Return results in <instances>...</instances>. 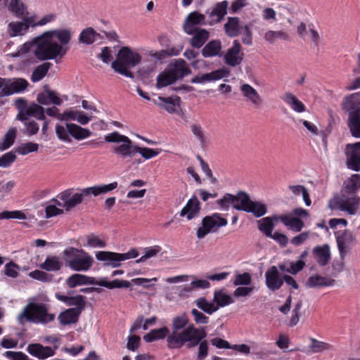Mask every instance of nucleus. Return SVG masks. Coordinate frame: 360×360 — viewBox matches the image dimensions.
Masks as SVG:
<instances>
[{"mask_svg": "<svg viewBox=\"0 0 360 360\" xmlns=\"http://www.w3.org/2000/svg\"><path fill=\"white\" fill-rule=\"evenodd\" d=\"M71 38L70 29L50 30L25 44L24 47L29 51L35 46L34 53L40 60L56 59L66 54Z\"/></svg>", "mask_w": 360, "mask_h": 360, "instance_id": "obj_1", "label": "nucleus"}, {"mask_svg": "<svg viewBox=\"0 0 360 360\" xmlns=\"http://www.w3.org/2000/svg\"><path fill=\"white\" fill-rule=\"evenodd\" d=\"M188 323L189 319L185 312L173 318L171 332L167 338L168 348L180 349L186 342H193L194 344L199 342L198 338L204 332Z\"/></svg>", "mask_w": 360, "mask_h": 360, "instance_id": "obj_2", "label": "nucleus"}, {"mask_svg": "<svg viewBox=\"0 0 360 360\" xmlns=\"http://www.w3.org/2000/svg\"><path fill=\"white\" fill-rule=\"evenodd\" d=\"M15 106L18 111L16 120L22 122L25 127L22 132L29 136L37 134L39 130V124L34 120H28V118L34 117L37 120H44V108L34 103L28 105L27 101L23 98L16 99Z\"/></svg>", "mask_w": 360, "mask_h": 360, "instance_id": "obj_3", "label": "nucleus"}, {"mask_svg": "<svg viewBox=\"0 0 360 360\" xmlns=\"http://www.w3.org/2000/svg\"><path fill=\"white\" fill-rule=\"evenodd\" d=\"M141 61V56L128 46L122 47L117 53V59L112 62L111 68L115 72L127 77L134 79V74L129 68H134Z\"/></svg>", "mask_w": 360, "mask_h": 360, "instance_id": "obj_4", "label": "nucleus"}, {"mask_svg": "<svg viewBox=\"0 0 360 360\" xmlns=\"http://www.w3.org/2000/svg\"><path fill=\"white\" fill-rule=\"evenodd\" d=\"M280 220L289 230L294 232H300L304 227V221L299 218L294 217L292 215L281 214L280 216L266 217L257 221L258 229L262 232L266 237L271 236L274 229V221Z\"/></svg>", "mask_w": 360, "mask_h": 360, "instance_id": "obj_5", "label": "nucleus"}, {"mask_svg": "<svg viewBox=\"0 0 360 360\" xmlns=\"http://www.w3.org/2000/svg\"><path fill=\"white\" fill-rule=\"evenodd\" d=\"M54 319L55 314L48 313L45 304L34 302L27 304L18 316V321L20 325H24L25 322L46 324Z\"/></svg>", "mask_w": 360, "mask_h": 360, "instance_id": "obj_6", "label": "nucleus"}, {"mask_svg": "<svg viewBox=\"0 0 360 360\" xmlns=\"http://www.w3.org/2000/svg\"><path fill=\"white\" fill-rule=\"evenodd\" d=\"M105 141L108 143H114L112 151L122 159L133 158L136 155V145L127 136L114 131L105 136Z\"/></svg>", "mask_w": 360, "mask_h": 360, "instance_id": "obj_7", "label": "nucleus"}, {"mask_svg": "<svg viewBox=\"0 0 360 360\" xmlns=\"http://www.w3.org/2000/svg\"><path fill=\"white\" fill-rule=\"evenodd\" d=\"M66 264L76 271H86L93 264V258L84 250L69 248L63 251Z\"/></svg>", "mask_w": 360, "mask_h": 360, "instance_id": "obj_8", "label": "nucleus"}, {"mask_svg": "<svg viewBox=\"0 0 360 360\" xmlns=\"http://www.w3.org/2000/svg\"><path fill=\"white\" fill-rule=\"evenodd\" d=\"M227 224V220L218 213L206 216L202 219V226L196 232L197 238H203L210 232H216L220 227Z\"/></svg>", "mask_w": 360, "mask_h": 360, "instance_id": "obj_9", "label": "nucleus"}, {"mask_svg": "<svg viewBox=\"0 0 360 360\" xmlns=\"http://www.w3.org/2000/svg\"><path fill=\"white\" fill-rule=\"evenodd\" d=\"M85 188L81 190V193L72 194L71 189H67L61 192L58 198L63 202V207L66 211H70L77 205L81 204L85 197L89 196L90 194H85Z\"/></svg>", "mask_w": 360, "mask_h": 360, "instance_id": "obj_10", "label": "nucleus"}, {"mask_svg": "<svg viewBox=\"0 0 360 360\" xmlns=\"http://www.w3.org/2000/svg\"><path fill=\"white\" fill-rule=\"evenodd\" d=\"M360 204V198L357 195L349 197L345 195L338 197L335 199L336 207L347 214L353 215L356 213Z\"/></svg>", "mask_w": 360, "mask_h": 360, "instance_id": "obj_11", "label": "nucleus"}, {"mask_svg": "<svg viewBox=\"0 0 360 360\" xmlns=\"http://www.w3.org/2000/svg\"><path fill=\"white\" fill-rule=\"evenodd\" d=\"M202 25H207L206 15L198 11H194L190 13L186 17L183 29L186 34H192L197 30H200L198 27Z\"/></svg>", "mask_w": 360, "mask_h": 360, "instance_id": "obj_12", "label": "nucleus"}, {"mask_svg": "<svg viewBox=\"0 0 360 360\" xmlns=\"http://www.w3.org/2000/svg\"><path fill=\"white\" fill-rule=\"evenodd\" d=\"M347 166L356 172L360 170V141L347 144L346 148Z\"/></svg>", "mask_w": 360, "mask_h": 360, "instance_id": "obj_13", "label": "nucleus"}, {"mask_svg": "<svg viewBox=\"0 0 360 360\" xmlns=\"http://www.w3.org/2000/svg\"><path fill=\"white\" fill-rule=\"evenodd\" d=\"M228 1H223L217 3L216 6L208 9L206 13V21L207 25H214L219 22L227 13Z\"/></svg>", "mask_w": 360, "mask_h": 360, "instance_id": "obj_14", "label": "nucleus"}, {"mask_svg": "<svg viewBox=\"0 0 360 360\" xmlns=\"http://www.w3.org/2000/svg\"><path fill=\"white\" fill-rule=\"evenodd\" d=\"M242 48L238 40H234L233 46L228 49L224 56L225 63L231 67L240 65L243 60L244 53L241 52Z\"/></svg>", "mask_w": 360, "mask_h": 360, "instance_id": "obj_15", "label": "nucleus"}, {"mask_svg": "<svg viewBox=\"0 0 360 360\" xmlns=\"http://www.w3.org/2000/svg\"><path fill=\"white\" fill-rule=\"evenodd\" d=\"M29 86L28 82L22 78L6 81V86L0 91V96L4 97L25 91Z\"/></svg>", "mask_w": 360, "mask_h": 360, "instance_id": "obj_16", "label": "nucleus"}, {"mask_svg": "<svg viewBox=\"0 0 360 360\" xmlns=\"http://www.w3.org/2000/svg\"><path fill=\"white\" fill-rule=\"evenodd\" d=\"M265 281L267 288L271 291L280 289L283 285V280L278 267L272 266L265 273Z\"/></svg>", "mask_w": 360, "mask_h": 360, "instance_id": "obj_17", "label": "nucleus"}, {"mask_svg": "<svg viewBox=\"0 0 360 360\" xmlns=\"http://www.w3.org/2000/svg\"><path fill=\"white\" fill-rule=\"evenodd\" d=\"M338 250L342 259H344L347 252L352 248L355 241V237L352 231L345 230L336 237Z\"/></svg>", "mask_w": 360, "mask_h": 360, "instance_id": "obj_18", "label": "nucleus"}, {"mask_svg": "<svg viewBox=\"0 0 360 360\" xmlns=\"http://www.w3.org/2000/svg\"><path fill=\"white\" fill-rule=\"evenodd\" d=\"M200 209L199 200L196 195H193L181 210L180 216L181 217H186L188 220H191L198 216Z\"/></svg>", "mask_w": 360, "mask_h": 360, "instance_id": "obj_19", "label": "nucleus"}, {"mask_svg": "<svg viewBox=\"0 0 360 360\" xmlns=\"http://www.w3.org/2000/svg\"><path fill=\"white\" fill-rule=\"evenodd\" d=\"M27 352L39 359H46L55 354V351L49 346H44L39 343L30 344L27 347Z\"/></svg>", "mask_w": 360, "mask_h": 360, "instance_id": "obj_20", "label": "nucleus"}, {"mask_svg": "<svg viewBox=\"0 0 360 360\" xmlns=\"http://www.w3.org/2000/svg\"><path fill=\"white\" fill-rule=\"evenodd\" d=\"M229 75V71L226 68H222L212 71L210 73L198 75L191 80V83H205L222 79Z\"/></svg>", "mask_w": 360, "mask_h": 360, "instance_id": "obj_21", "label": "nucleus"}, {"mask_svg": "<svg viewBox=\"0 0 360 360\" xmlns=\"http://www.w3.org/2000/svg\"><path fill=\"white\" fill-rule=\"evenodd\" d=\"M200 330L203 331V335H200L199 342L197 343H193V342H186L185 345H186V347L190 349L195 347L198 345V352L197 356L198 360H203L208 354V342L205 338L207 337L206 328L201 327Z\"/></svg>", "mask_w": 360, "mask_h": 360, "instance_id": "obj_22", "label": "nucleus"}, {"mask_svg": "<svg viewBox=\"0 0 360 360\" xmlns=\"http://www.w3.org/2000/svg\"><path fill=\"white\" fill-rule=\"evenodd\" d=\"M96 258L98 261L103 262L105 266L119 267L120 264V257L117 252L108 251H99L96 254Z\"/></svg>", "mask_w": 360, "mask_h": 360, "instance_id": "obj_23", "label": "nucleus"}, {"mask_svg": "<svg viewBox=\"0 0 360 360\" xmlns=\"http://www.w3.org/2000/svg\"><path fill=\"white\" fill-rule=\"evenodd\" d=\"M158 100L161 101V103H158L155 100H153V103L165 109L169 113L177 112V108L180 106L181 98L179 96H170L167 98L159 96Z\"/></svg>", "mask_w": 360, "mask_h": 360, "instance_id": "obj_24", "label": "nucleus"}, {"mask_svg": "<svg viewBox=\"0 0 360 360\" xmlns=\"http://www.w3.org/2000/svg\"><path fill=\"white\" fill-rule=\"evenodd\" d=\"M56 297L58 300L65 302L68 306H75L76 307L73 309L75 310H79V313H82V310L85 308V297L83 295H79L69 297L56 293Z\"/></svg>", "mask_w": 360, "mask_h": 360, "instance_id": "obj_25", "label": "nucleus"}, {"mask_svg": "<svg viewBox=\"0 0 360 360\" xmlns=\"http://www.w3.org/2000/svg\"><path fill=\"white\" fill-rule=\"evenodd\" d=\"M66 283L68 287L72 288L82 285H98V281L93 277L75 274L67 279Z\"/></svg>", "mask_w": 360, "mask_h": 360, "instance_id": "obj_26", "label": "nucleus"}, {"mask_svg": "<svg viewBox=\"0 0 360 360\" xmlns=\"http://www.w3.org/2000/svg\"><path fill=\"white\" fill-rule=\"evenodd\" d=\"M240 91L248 101H250L255 108H259L262 103V99L257 91L250 84H243L240 86Z\"/></svg>", "mask_w": 360, "mask_h": 360, "instance_id": "obj_27", "label": "nucleus"}, {"mask_svg": "<svg viewBox=\"0 0 360 360\" xmlns=\"http://www.w3.org/2000/svg\"><path fill=\"white\" fill-rule=\"evenodd\" d=\"M169 70L172 75L176 77V81L191 73V70L183 59L176 60L173 64V66Z\"/></svg>", "mask_w": 360, "mask_h": 360, "instance_id": "obj_28", "label": "nucleus"}, {"mask_svg": "<svg viewBox=\"0 0 360 360\" xmlns=\"http://www.w3.org/2000/svg\"><path fill=\"white\" fill-rule=\"evenodd\" d=\"M313 253L317 263L321 266H326L330 259V249L328 245L315 247Z\"/></svg>", "mask_w": 360, "mask_h": 360, "instance_id": "obj_29", "label": "nucleus"}, {"mask_svg": "<svg viewBox=\"0 0 360 360\" xmlns=\"http://www.w3.org/2000/svg\"><path fill=\"white\" fill-rule=\"evenodd\" d=\"M66 127L71 136L76 140H82L88 138L91 134L89 129L83 128L74 123H66Z\"/></svg>", "mask_w": 360, "mask_h": 360, "instance_id": "obj_30", "label": "nucleus"}, {"mask_svg": "<svg viewBox=\"0 0 360 360\" xmlns=\"http://www.w3.org/2000/svg\"><path fill=\"white\" fill-rule=\"evenodd\" d=\"M348 126L352 135L360 138V108L349 114Z\"/></svg>", "mask_w": 360, "mask_h": 360, "instance_id": "obj_31", "label": "nucleus"}, {"mask_svg": "<svg viewBox=\"0 0 360 360\" xmlns=\"http://www.w3.org/2000/svg\"><path fill=\"white\" fill-rule=\"evenodd\" d=\"M191 35L190 39V44L195 49L201 48L210 37V32L205 29L197 30Z\"/></svg>", "mask_w": 360, "mask_h": 360, "instance_id": "obj_32", "label": "nucleus"}, {"mask_svg": "<svg viewBox=\"0 0 360 360\" xmlns=\"http://www.w3.org/2000/svg\"><path fill=\"white\" fill-rule=\"evenodd\" d=\"M221 51V43L215 39L209 41L202 49L201 53L204 58H211L220 56Z\"/></svg>", "mask_w": 360, "mask_h": 360, "instance_id": "obj_33", "label": "nucleus"}, {"mask_svg": "<svg viewBox=\"0 0 360 360\" xmlns=\"http://www.w3.org/2000/svg\"><path fill=\"white\" fill-rule=\"evenodd\" d=\"M335 281L332 278L319 275L310 276L306 281V286L311 288L330 286L334 285Z\"/></svg>", "mask_w": 360, "mask_h": 360, "instance_id": "obj_34", "label": "nucleus"}, {"mask_svg": "<svg viewBox=\"0 0 360 360\" xmlns=\"http://www.w3.org/2000/svg\"><path fill=\"white\" fill-rule=\"evenodd\" d=\"M241 26L238 17H229L227 22L224 24L225 32L229 37H237L240 34Z\"/></svg>", "mask_w": 360, "mask_h": 360, "instance_id": "obj_35", "label": "nucleus"}, {"mask_svg": "<svg viewBox=\"0 0 360 360\" xmlns=\"http://www.w3.org/2000/svg\"><path fill=\"white\" fill-rule=\"evenodd\" d=\"M81 313H79V310H75L74 309H68L64 311L61 312L58 315V320L60 324L65 326L71 323H75L78 321L79 316Z\"/></svg>", "mask_w": 360, "mask_h": 360, "instance_id": "obj_36", "label": "nucleus"}, {"mask_svg": "<svg viewBox=\"0 0 360 360\" xmlns=\"http://www.w3.org/2000/svg\"><path fill=\"white\" fill-rule=\"evenodd\" d=\"M97 39H102L101 34L90 27L84 29L79 36V41L86 45L92 44Z\"/></svg>", "mask_w": 360, "mask_h": 360, "instance_id": "obj_37", "label": "nucleus"}, {"mask_svg": "<svg viewBox=\"0 0 360 360\" xmlns=\"http://www.w3.org/2000/svg\"><path fill=\"white\" fill-rule=\"evenodd\" d=\"M282 99L285 101L291 108L297 112H303L305 111V106L302 101H300L294 94L290 92L285 93Z\"/></svg>", "mask_w": 360, "mask_h": 360, "instance_id": "obj_38", "label": "nucleus"}, {"mask_svg": "<svg viewBox=\"0 0 360 360\" xmlns=\"http://www.w3.org/2000/svg\"><path fill=\"white\" fill-rule=\"evenodd\" d=\"M117 187V182L114 181L109 184L105 185H100V186H94L91 187H88L85 188V194H90L94 196H98L101 194L107 193Z\"/></svg>", "mask_w": 360, "mask_h": 360, "instance_id": "obj_39", "label": "nucleus"}, {"mask_svg": "<svg viewBox=\"0 0 360 360\" xmlns=\"http://www.w3.org/2000/svg\"><path fill=\"white\" fill-rule=\"evenodd\" d=\"M250 200L251 199L246 192L239 191L235 195L233 208L236 210L244 211L247 212V210Z\"/></svg>", "mask_w": 360, "mask_h": 360, "instance_id": "obj_40", "label": "nucleus"}, {"mask_svg": "<svg viewBox=\"0 0 360 360\" xmlns=\"http://www.w3.org/2000/svg\"><path fill=\"white\" fill-rule=\"evenodd\" d=\"M264 39L266 42L274 44L278 39L288 41L290 39V37L284 30H269L265 32Z\"/></svg>", "mask_w": 360, "mask_h": 360, "instance_id": "obj_41", "label": "nucleus"}, {"mask_svg": "<svg viewBox=\"0 0 360 360\" xmlns=\"http://www.w3.org/2000/svg\"><path fill=\"white\" fill-rule=\"evenodd\" d=\"M27 31V25L22 20L11 22L8 25V33L12 37L24 35Z\"/></svg>", "mask_w": 360, "mask_h": 360, "instance_id": "obj_42", "label": "nucleus"}, {"mask_svg": "<svg viewBox=\"0 0 360 360\" xmlns=\"http://www.w3.org/2000/svg\"><path fill=\"white\" fill-rule=\"evenodd\" d=\"M170 332L167 327L164 326L158 329H153L143 336V340L146 342H152L157 340L167 338Z\"/></svg>", "mask_w": 360, "mask_h": 360, "instance_id": "obj_43", "label": "nucleus"}, {"mask_svg": "<svg viewBox=\"0 0 360 360\" xmlns=\"http://www.w3.org/2000/svg\"><path fill=\"white\" fill-rule=\"evenodd\" d=\"M63 266L62 262L56 256L48 257L44 263L39 265L40 268L47 271H59Z\"/></svg>", "mask_w": 360, "mask_h": 360, "instance_id": "obj_44", "label": "nucleus"}, {"mask_svg": "<svg viewBox=\"0 0 360 360\" xmlns=\"http://www.w3.org/2000/svg\"><path fill=\"white\" fill-rule=\"evenodd\" d=\"M360 105V92L348 96L344 101V109L349 112H354Z\"/></svg>", "mask_w": 360, "mask_h": 360, "instance_id": "obj_45", "label": "nucleus"}, {"mask_svg": "<svg viewBox=\"0 0 360 360\" xmlns=\"http://www.w3.org/2000/svg\"><path fill=\"white\" fill-rule=\"evenodd\" d=\"M51 67V63L49 62L43 63L36 67L31 75L32 82H37L41 80L46 75Z\"/></svg>", "mask_w": 360, "mask_h": 360, "instance_id": "obj_46", "label": "nucleus"}, {"mask_svg": "<svg viewBox=\"0 0 360 360\" xmlns=\"http://www.w3.org/2000/svg\"><path fill=\"white\" fill-rule=\"evenodd\" d=\"M8 10L17 18L28 15L27 6L21 1L10 2Z\"/></svg>", "mask_w": 360, "mask_h": 360, "instance_id": "obj_47", "label": "nucleus"}, {"mask_svg": "<svg viewBox=\"0 0 360 360\" xmlns=\"http://www.w3.org/2000/svg\"><path fill=\"white\" fill-rule=\"evenodd\" d=\"M98 285L107 288L108 289L129 288L131 282L125 280L115 279L112 281H108L106 278H102L98 281Z\"/></svg>", "mask_w": 360, "mask_h": 360, "instance_id": "obj_48", "label": "nucleus"}, {"mask_svg": "<svg viewBox=\"0 0 360 360\" xmlns=\"http://www.w3.org/2000/svg\"><path fill=\"white\" fill-rule=\"evenodd\" d=\"M267 212L266 207L264 204L258 202L250 200L249 203L247 212L252 213L255 217H260L266 214Z\"/></svg>", "mask_w": 360, "mask_h": 360, "instance_id": "obj_49", "label": "nucleus"}, {"mask_svg": "<svg viewBox=\"0 0 360 360\" xmlns=\"http://www.w3.org/2000/svg\"><path fill=\"white\" fill-rule=\"evenodd\" d=\"M176 82V77L172 75L170 70L160 73L157 77L156 86L162 88L170 85Z\"/></svg>", "mask_w": 360, "mask_h": 360, "instance_id": "obj_50", "label": "nucleus"}, {"mask_svg": "<svg viewBox=\"0 0 360 360\" xmlns=\"http://www.w3.org/2000/svg\"><path fill=\"white\" fill-rule=\"evenodd\" d=\"M213 301L216 303L215 305L218 307V309L233 302L232 297L224 293L221 290L214 292Z\"/></svg>", "mask_w": 360, "mask_h": 360, "instance_id": "obj_51", "label": "nucleus"}, {"mask_svg": "<svg viewBox=\"0 0 360 360\" xmlns=\"http://www.w3.org/2000/svg\"><path fill=\"white\" fill-rule=\"evenodd\" d=\"M360 189V174H353L345 182V190L347 193H354Z\"/></svg>", "mask_w": 360, "mask_h": 360, "instance_id": "obj_52", "label": "nucleus"}, {"mask_svg": "<svg viewBox=\"0 0 360 360\" xmlns=\"http://www.w3.org/2000/svg\"><path fill=\"white\" fill-rule=\"evenodd\" d=\"M16 128L12 127L6 133L3 141L0 143V150H6L14 143L16 138Z\"/></svg>", "mask_w": 360, "mask_h": 360, "instance_id": "obj_53", "label": "nucleus"}, {"mask_svg": "<svg viewBox=\"0 0 360 360\" xmlns=\"http://www.w3.org/2000/svg\"><path fill=\"white\" fill-rule=\"evenodd\" d=\"M196 306L205 313L212 314L218 310L214 302H209L205 297H200L195 301Z\"/></svg>", "mask_w": 360, "mask_h": 360, "instance_id": "obj_54", "label": "nucleus"}, {"mask_svg": "<svg viewBox=\"0 0 360 360\" xmlns=\"http://www.w3.org/2000/svg\"><path fill=\"white\" fill-rule=\"evenodd\" d=\"M39 145L33 142H27L21 143L16 148V152L22 155H25L28 153L36 152L38 150Z\"/></svg>", "mask_w": 360, "mask_h": 360, "instance_id": "obj_55", "label": "nucleus"}, {"mask_svg": "<svg viewBox=\"0 0 360 360\" xmlns=\"http://www.w3.org/2000/svg\"><path fill=\"white\" fill-rule=\"evenodd\" d=\"M234 202L235 195L230 193H226L223 196L222 198L217 200V204L221 210L227 211L230 205H232V207H233Z\"/></svg>", "mask_w": 360, "mask_h": 360, "instance_id": "obj_56", "label": "nucleus"}, {"mask_svg": "<svg viewBox=\"0 0 360 360\" xmlns=\"http://www.w3.org/2000/svg\"><path fill=\"white\" fill-rule=\"evenodd\" d=\"M179 53V50L176 48H172L167 50L162 49L160 51L151 52L150 56L158 60H162L168 56H177Z\"/></svg>", "mask_w": 360, "mask_h": 360, "instance_id": "obj_57", "label": "nucleus"}, {"mask_svg": "<svg viewBox=\"0 0 360 360\" xmlns=\"http://www.w3.org/2000/svg\"><path fill=\"white\" fill-rule=\"evenodd\" d=\"M136 153H139L145 160H149L157 156L160 153V150L158 149H153L137 146L136 150Z\"/></svg>", "mask_w": 360, "mask_h": 360, "instance_id": "obj_58", "label": "nucleus"}, {"mask_svg": "<svg viewBox=\"0 0 360 360\" xmlns=\"http://www.w3.org/2000/svg\"><path fill=\"white\" fill-rule=\"evenodd\" d=\"M240 34L244 44L250 46L252 44V32L248 25H244L240 27Z\"/></svg>", "mask_w": 360, "mask_h": 360, "instance_id": "obj_59", "label": "nucleus"}, {"mask_svg": "<svg viewBox=\"0 0 360 360\" xmlns=\"http://www.w3.org/2000/svg\"><path fill=\"white\" fill-rule=\"evenodd\" d=\"M10 219H25L26 216L22 211L19 210L3 211L0 213L1 220Z\"/></svg>", "mask_w": 360, "mask_h": 360, "instance_id": "obj_60", "label": "nucleus"}, {"mask_svg": "<svg viewBox=\"0 0 360 360\" xmlns=\"http://www.w3.org/2000/svg\"><path fill=\"white\" fill-rule=\"evenodd\" d=\"M78 113L77 110H75L73 108H70L65 110L63 113L58 114V120L60 121H75L77 119V115Z\"/></svg>", "mask_w": 360, "mask_h": 360, "instance_id": "obj_61", "label": "nucleus"}, {"mask_svg": "<svg viewBox=\"0 0 360 360\" xmlns=\"http://www.w3.org/2000/svg\"><path fill=\"white\" fill-rule=\"evenodd\" d=\"M29 276L34 279L42 282H50L53 278L52 275L40 270H34L30 272Z\"/></svg>", "mask_w": 360, "mask_h": 360, "instance_id": "obj_62", "label": "nucleus"}, {"mask_svg": "<svg viewBox=\"0 0 360 360\" xmlns=\"http://www.w3.org/2000/svg\"><path fill=\"white\" fill-rule=\"evenodd\" d=\"M56 134L58 138L61 141H65L68 143H70L72 141V140L70 137V134L68 132V129H67L66 127H65L63 125L56 124Z\"/></svg>", "mask_w": 360, "mask_h": 360, "instance_id": "obj_63", "label": "nucleus"}, {"mask_svg": "<svg viewBox=\"0 0 360 360\" xmlns=\"http://www.w3.org/2000/svg\"><path fill=\"white\" fill-rule=\"evenodd\" d=\"M19 266L13 262L7 263L4 266V274L8 277L15 278L18 276Z\"/></svg>", "mask_w": 360, "mask_h": 360, "instance_id": "obj_64", "label": "nucleus"}]
</instances>
